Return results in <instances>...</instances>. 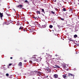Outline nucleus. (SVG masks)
<instances>
[{
    "label": "nucleus",
    "instance_id": "obj_1",
    "mask_svg": "<svg viewBox=\"0 0 79 79\" xmlns=\"http://www.w3.org/2000/svg\"><path fill=\"white\" fill-rule=\"evenodd\" d=\"M36 23L35 22H34L33 21H31L30 23L31 26V27H35V26H36V25H35Z\"/></svg>",
    "mask_w": 79,
    "mask_h": 79
},
{
    "label": "nucleus",
    "instance_id": "obj_2",
    "mask_svg": "<svg viewBox=\"0 0 79 79\" xmlns=\"http://www.w3.org/2000/svg\"><path fill=\"white\" fill-rule=\"evenodd\" d=\"M5 15H6L8 16H10L11 15L10 14L9 11H6V12L5 13Z\"/></svg>",
    "mask_w": 79,
    "mask_h": 79
},
{
    "label": "nucleus",
    "instance_id": "obj_3",
    "mask_svg": "<svg viewBox=\"0 0 79 79\" xmlns=\"http://www.w3.org/2000/svg\"><path fill=\"white\" fill-rule=\"evenodd\" d=\"M53 77L54 78H55V79H56V78H58V75L57 74H54L53 75Z\"/></svg>",
    "mask_w": 79,
    "mask_h": 79
},
{
    "label": "nucleus",
    "instance_id": "obj_4",
    "mask_svg": "<svg viewBox=\"0 0 79 79\" xmlns=\"http://www.w3.org/2000/svg\"><path fill=\"white\" fill-rule=\"evenodd\" d=\"M69 77H71V76H73L74 77V75L73 74L71 73H69L68 74Z\"/></svg>",
    "mask_w": 79,
    "mask_h": 79
},
{
    "label": "nucleus",
    "instance_id": "obj_5",
    "mask_svg": "<svg viewBox=\"0 0 79 79\" xmlns=\"http://www.w3.org/2000/svg\"><path fill=\"white\" fill-rule=\"evenodd\" d=\"M53 67L55 68H60V67H59V66L56 65H54V66H53Z\"/></svg>",
    "mask_w": 79,
    "mask_h": 79
},
{
    "label": "nucleus",
    "instance_id": "obj_6",
    "mask_svg": "<svg viewBox=\"0 0 79 79\" xmlns=\"http://www.w3.org/2000/svg\"><path fill=\"white\" fill-rule=\"evenodd\" d=\"M35 56L34 55V56H33L32 57V59L34 61H35V60L36 59V57H35Z\"/></svg>",
    "mask_w": 79,
    "mask_h": 79
},
{
    "label": "nucleus",
    "instance_id": "obj_7",
    "mask_svg": "<svg viewBox=\"0 0 79 79\" xmlns=\"http://www.w3.org/2000/svg\"><path fill=\"white\" fill-rule=\"evenodd\" d=\"M33 18H34L35 20H37L39 19V16H37L36 17H33Z\"/></svg>",
    "mask_w": 79,
    "mask_h": 79
},
{
    "label": "nucleus",
    "instance_id": "obj_8",
    "mask_svg": "<svg viewBox=\"0 0 79 79\" xmlns=\"http://www.w3.org/2000/svg\"><path fill=\"white\" fill-rule=\"evenodd\" d=\"M46 58L47 60H50V57L48 56H46Z\"/></svg>",
    "mask_w": 79,
    "mask_h": 79
},
{
    "label": "nucleus",
    "instance_id": "obj_9",
    "mask_svg": "<svg viewBox=\"0 0 79 79\" xmlns=\"http://www.w3.org/2000/svg\"><path fill=\"white\" fill-rule=\"evenodd\" d=\"M62 65L63 66L64 69H66V68H67V67H66V64H62Z\"/></svg>",
    "mask_w": 79,
    "mask_h": 79
},
{
    "label": "nucleus",
    "instance_id": "obj_10",
    "mask_svg": "<svg viewBox=\"0 0 79 79\" xmlns=\"http://www.w3.org/2000/svg\"><path fill=\"white\" fill-rule=\"evenodd\" d=\"M66 75H67L66 74H64L62 76L63 77V78H64V79H65L66 77H66Z\"/></svg>",
    "mask_w": 79,
    "mask_h": 79
},
{
    "label": "nucleus",
    "instance_id": "obj_11",
    "mask_svg": "<svg viewBox=\"0 0 79 79\" xmlns=\"http://www.w3.org/2000/svg\"><path fill=\"white\" fill-rule=\"evenodd\" d=\"M35 24H36L37 26L40 27V24H39V23L38 22H35Z\"/></svg>",
    "mask_w": 79,
    "mask_h": 79
},
{
    "label": "nucleus",
    "instance_id": "obj_12",
    "mask_svg": "<svg viewBox=\"0 0 79 79\" xmlns=\"http://www.w3.org/2000/svg\"><path fill=\"white\" fill-rule=\"evenodd\" d=\"M3 13H1V12H0V17L1 18H2L3 17Z\"/></svg>",
    "mask_w": 79,
    "mask_h": 79
},
{
    "label": "nucleus",
    "instance_id": "obj_13",
    "mask_svg": "<svg viewBox=\"0 0 79 79\" xmlns=\"http://www.w3.org/2000/svg\"><path fill=\"white\" fill-rule=\"evenodd\" d=\"M40 9L41 10L42 12L45 13V11H44V9H42V8H40Z\"/></svg>",
    "mask_w": 79,
    "mask_h": 79
},
{
    "label": "nucleus",
    "instance_id": "obj_14",
    "mask_svg": "<svg viewBox=\"0 0 79 79\" xmlns=\"http://www.w3.org/2000/svg\"><path fill=\"white\" fill-rule=\"evenodd\" d=\"M22 62H20L18 64L19 66H22Z\"/></svg>",
    "mask_w": 79,
    "mask_h": 79
},
{
    "label": "nucleus",
    "instance_id": "obj_15",
    "mask_svg": "<svg viewBox=\"0 0 79 79\" xmlns=\"http://www.w3.org/2000/svg\"><path fill=\"white\" fill-rule=\"evenodd\" d=\"M25 3H28V4H29V1H27V0L25 1Z\"/></svg>",
    "mask_w": 79,
    "mask_h": 79
},
{
    "label": "nucleus",
    "instance_id": "obj_16",
    "mask_svg": "<svg viewBox=\"0 0 79 79\" xmlns=\"http://www.w3.org/2000/svg\"><path fill=\"white\" fill-rule=\"evenodd\" d=\"M33 31V29H30L29 31L31 32H33L34 31Z\"/></svg>",
    "mask_w": 79,
    "mask_h": 79
},
{
    "label": "nucleus",
    "instance_id": "obj_17",
    "mask_svg": "<svg viewBox=\"0 0 79 79\" xmlns=\"http://www.w3.org/2000/svg\"><path fill=\"white\" fill-rule=\"evenodd\" d=\"M42 26L43 28H44L45 27H46V26L45 25H42Z\"/></svg>",
    "mask_w": 79,
    "mask_h": 79
},
{
    "label": "nucleus",
    "instance_id": "obj_18",
    "mask_svg": "<svg viewBox=\"0 0 79 79\" xmlns=\"http://www.w3.org/2000/svg\"><path fill=\"white\" fill-rule=\"evenodd\" d=\"M74 38H76V37H77V35H75L74 36Z\"/></svg>",
    "mask_w": 79,
    "mask_h": 79
},
{
    "label": "nucleus",
    "instance_id": "obj_19",
    "mask_svg": "<svg viewBox=\"0 0 79 79\" xmlns=\"http://www.w3.org/2000/svg\"><path fill=\"white\" fill-rule=\"evenodd\" d=\"M41 66H42V67H44V65L42 63H41L40 64Z\"/></svg>",
    "mask_w": 79,
    "mask_h": 79
},
{
    "label": "nucleus",
    "instance_id": "obj_20",
    "mask_svg": "<svg viewBox=\"0 0 79 79\" xmlns=\"http://www.w3.org/2000/svg\"><path fill=\"white\" fill-rule=\"evenodd\" d=\"M49 28H52V27H53V26H52V25H50L49 26Z\"/></svg>",
    "mask_w": 79,
    "mask_h": 79
},
{
    "label": "nucleus",
    "instance_id": "obj_21",
    "mask_svg": "<svg viewBox=\"0 0 79 79\" xmlns=\"http://www.w3.org/2000/svg\"><path fill=\"white\" fill-rule=\"evenodd\" d=\"M19 29L20 30V29H23V27H20V28H19Z\"/></svg>",
    "mask_w": 79,
    "mask_h": 79
},
{
    "label": "nucleus",
    "instance_id": "obj_22",
    "mask_svg": "<svg viewBox=\"0 0 79 79\" xmlns=\"http://www.w3.org/2000/svg\"><path fill=\"white\" fill-rule=\"evenodd\" d=\"M63 10L64 11H66V9L65 8H64Z\"/></svg>",
    "mask_w": 79,
    "mask_h": 79
},
{
    "label": "nucleus",
    "instance_id": "obj_23",
    "mask_svg": "<svg viewBox=\"0 0 79 79\" xmlns=\"http://www.w3.org/2000/svg\"><path fill=\"white\" fill-rule=\"evenodd\" d=\"M36 12L37 14H40V11H36Z\"/></svg>",
    "mask_w": 79,
    "mask_h": 79
},
{
    "label": "nucleus",
    "instance_id": "obj_24",
    "mask_svg": "<svg viewBox=\"0 0 79 79\" xmlns=\"http://www.w3.org/2000/svg\"><path fill=\"white\" fill-rule=\"evenodd\" d=\"M60 19L62 21H64V18H60Z\"/></svg>",
    "mask_w": 79,
    "mask_h": 79
},
{
    "label": "nucleus",
    "instance_id": "obj_25",
    "mask_svg": "<svg viewBox=\"0 0 79 79\" xmlns=\"http://www.w3.org/2000/svg\"><path fill=\"white\" fill-rule=\"evenodd\" d=\"M55 10H56V11H58V9H57V8H55Z\"/></svg>",
    "mask_w": 79,
    "mask_h": 79
},
{
    "label": "nucleus",
    "instance_id": "obj_26",
    "mask_svg": "<svg viewBox=\"0 0 79 79\" xmlns=\"http://www.w3.org/2000/svg\"><path fill=\"white\" fill-rule=\"evenodd\" d=\"M51 12L52 13V14H55V12L53 11H52Z\"/></svg>",
    "mask_w": 79,
    "mask_h": 79
},
{
    "label": "nucleus",
    "instance_id": "obj_27",
    "mask_svg": "<svg viewBox=\"0 0 79 79\" xmlns=\"http://www.w3.org/2000/svg\"><path fill=\"white\" fill-rule=\"evenodd\" d=\"M13 64H9V66H11V65Z\"/></svg>",
    "mask_w": 79,
    "mask_h": 79
},
{
    "label": "nucleus",
    "instance_id": "obj_28",
    "mask_svg": "<svg viewBox=\"0 0 79 79\" xmlns=\"http://www.w3.org/2000/svg\"><path fill=\"white\" fill-rule=\"evenodd\" d=\"M6 76H9V74H8V73H6Z\"/></svg>",
    "mask_w": 79,
    "mask_h": 79
},
{
    "label": "nucleus",
    "instance_id": "obj_29",
    "mask_svg": "<svg viewBox=\"0 0 79 79\" xmlns=\"http://www.w3.org/2000/svg\"><path fill=\"white\" fill-rule=\"evenodd\" d=\"M69 40H70V41H72L73 42V41H74V40H72L71 39H70Z\"/></svg>",
    "mask_w": 79,
    "mask_h": 79
},
{
    "label": "nucleus",
    "instance_id": "obj_30",
    "mask_svg": "<svg viewBox=\"0 0 79 79\" xmlns=\"http://www.w3.org/2000/svg\"><path fill=\"white\" fill-rule=\"evenodd\" d=\"M19 6L20 8H22V7H23V6L22 5H19Z\"/></svg>",
    "mask_w": 79,
    "mask_h": 79
},
{
    "label": "nucleus",
    "instance_id": "obj_31",
    "mask_svg": "<svg viewBox=\"0 0 79 79\" xmlns=\"http://www.w3.org/2000/svg\"><path fill=\"white\" fill-rule=\"evenodd\" d=\"M40 6H43V4L41 3V5H40Z\"/></svg>",
    "mask_w": 79,
    "mask_h": 79
},
{
    "label": "nucleus",
    "instance_id": "obj_32",
    "mask_svg": "<svg viewBox=\"0 0 79 79\" xmlns=\"http://www.w3.org/2000/svg\"><path fill=\"white\" fill-rule=\"evenodd\" d=\"M48 56L49 57V58H50L52 56L49 55Z\"/></svg>",
    "mask_w": 79,
    "mask_h": 79
},
{
    "label": "nucleus",
    "instance_id": "obj_33",
    "mask_svg": "<svg viewBox=\"0 0 79 79\" xmlns=\"http://www.w3.org/2000/svg\"><path fill=\"white\" fill-rule=\"evenodd\" d=\"M76 6H79V3L77 4V5H76Z\"/></svg>",
    "mask_w": 79,
    "mask_h": 79
},
{
    "label": "nucleus",
    "instance_id": "obj_34",
    "mask_svg": "<svg viewBox=\"0 0 79 79\" xmlns=\"http://www.w3.org/2000/svg\"><path fill=\"white\" fill-rule=\"evenodd\" d=\"M57 27H59V28H60V25H57Z\"/></svg>",
    "mask_w": 79,
    "mask_h": 79
},
{
    "label": "nucleus",
    "instance_id": "obj_35",
    "mask_svg": "<svg viewBox=\"0 0 79 79\" xmlns=\"http://www.w3.org/2000/svg\"><path fill=\"white\" fill-rule=\"evenodd\" d=\"M24 62H27V60H24Z\"/></svg>",
    "mask_w": 79,
    "mask_h": 79
},
{
    "label": "nucleus",
    "instance_id": "obj_36",
    "mask_svg": "<svg viewBox=\"0 0 79 79\" xmlns=\"http://www.w3.org/2000/svg\"><path fill=\"white\" fill-rule=\"evenodd\" d=\"M30 62L31 63H32V61H30Z\"/></svg>",
    "mask_w": 79,
    "mask_h": 79
},
{
    "label": "nucleus",
    "instance_id": "obj_37",
    "mask_svg": "<svg viewBox=\"0 0 79 79\" xmlns=\"http://www.w3.org/2000/svg\"><path fill=\"white\" fill-rule=\"evenodd\" d=\"M54 2H56V0H53Z\"/></svg>",
    "mask_w": 79,
    "mask_h": 79
},
{
    "label": "nucleus",
    "instance_id": "obj_38",
    "mask_svg": "<svg viewBox=\"0 0 79 79\" xmlns=\"http://www.w3.org/2000/svg\"><path fill=\"white\" fill-rule=\"evenodd\" d=\"M57 9H58V10H60V8H59V7H57Z\"/></svg>",
    "mask_w": 79,
    "mask_h": 79
},
{
    "label": "nucleus",
    "instance_id": "obj_39",
    "mask_svg": "<svg viewBox=\"0 0 79 79\" xmlns=\"http://www.w3.org/2000/svg\"><path fill=\"white\" fill-rule=\"evenodd\" d=\"M69 11H73V10H71V9H70V10H69Z\"/></svg>",
    "mask_w": 79,
    "mask_h": 79
},
{
    "label": "nucleus",
    "instance_id": "obj_40",
    "mask_svg": "<svg viewBox=\"0 0 79 79\" xmlns=\"http://www.w3.org/2000/svg\"><path fill=\"white\" fill-rule=\"evenodd\" d=\"M17 7H18V8H19L20 6H19H19H17Z\"/></svg>",
    "mask_w": 79,
    "mask_h": 79
},
{
    "label": "nucleus",
    "instance_id": "obj_41",
    "mask_svg": "<svg viewBox=\"0 0 79 79\" xmlns=\"http://www.w3.org/2000/svg\"><path fill=\"white\" fill-rule=\"evenodd\" d=\"M36 72H37V73H40V71H38V72L36 71Z\"/></svg>",
    "mask_w": 79,
    "mask_h": 79
},
{
    "label": "nucleus",
    "instance_id": "obj_42",
    "mask_svg": "<svg viewBox=\"0 0 79 79\" xmlns=\"http://www.w3.org/2000/svg\"><path fill=\"white\" fill-rule=\"evenodd\" d=\"M10 59H13V57H10Z\"/></svg>",
    "mask_w": 79,
    "mask_h": 79
},
{
    "label": "nucleus",
    "instance_id": "obj_43",
    "mask_svg": "<svg viewBox=\"0 0 79 79\" xmlns=\"http://www.w3.org/2000/svg\"><path fill=\"white\" fill-rule=\"evenodd\" d=\"M75 54H77V52H76V53H75Z\"/></svg>",
    "mask_w": 79,
    "mask_h": 79
},
{
    "label": "nucleus",
    "instance_id": "obj_44",
    "mask_svg": "<svg viewBox=\"0 0 79 79\" xmlns=\"http://www.w3.org/2000/svg\"><path fill=\"white\" fill-rule=\"evenodd\" d=\"M40 59L41 60V59H42V58H41V57H40Z\"/></svg>",
    "mask_w": 79,
    "mask_h": 79
},
{
    "label": "nucleus",
    "instance_id": "obj_45",
    "mask_svg": "<svg viewBox=\"0 0 79 79\" xmlns=\"http://www.w3.org/2000/svg\"><path fill=\"white\" fill-rule=\"evenodd\" d=\"M23 31L24 32V31H25V30L24 29V30H23Z\"/></svg>",
    "mask_w": 79,
    "mask_h": 79
},
{
    "label": "nucleus",
    "instance_id": "obj_46",
    "mask_svg": "<svg viewBox=\"0 0 79 79\" xmlns=\"http://www.w3.org/2000/svg\"><path fill=\"white\" fill-rule=\"evenodd\" d=\"M66 70H67V71H68V69H66Z\"/></svg>",
    "mask_w": 79,
    "mask_h": 79
},
{
    "label": "nucleus",
    "instance_id": "obj_47",
    "mask_svg": "<svg viewBox=\"0 0 79 79\" xmlns=\"http://www.w3.org/2000/svg\"><path fill=\"white\" fill-rule=\"evenodd\" d=\"M52 31H53V32H54V30H53Z\"/></svg>",
    "mask_w": 79,
    "mask_h": 79
},
{
    "label": "nucleus",
    "instance_id": "obj_48",
    "mask_svg": "<svg viewBox=\"0 0 79 79\" xmlns=\"http://www.w3.org/2000/svg\"><path fill=\"white\" fill-rule=\"evenodd\" d=\"M58 79H60V78H58Z\"/></svg>",
    "mask_w": 79,
    "mask_h": 79
},
{
    "label": "nucleus",
    "instance_id": "obj_49",
    "mask_svg": "<svg viewBox=\"0 0 79 79\" xmlns=\"http://www.w3.org/2000/svg\"><path fill=\"white\" fill-rule=\"evenodd\" d=\"M1 19H2V18H1Z\"/></svg>",
    "mask_w": 79,
    "mask_h": 79
},
{
    "label": "nucleus",
    "instance_id": "obj_50",
    "mask_svg": "<svg viewBox=\"0 0 79 79\" xmlns=\"http://www.w3.org/2000/svg\"><path fill=\"white\" fill-rule=\"evenodd\" d=\"M22 8V9H24V8Z\"/></svg>",
    "mask_w": 79,
    "mask_h": 79
},
{
    "label": "nucleus",
    "instance_id": "obj_51",
    "mask_svg": "<svg viewBox=\"0 0 79 79\" xmlns=\"http://www.w3.org/2000/svg\"><path fill=\"white\" fill-rule=\"evenodd\" d=\"M47 77H48V76H47Z\"/></svg>",
    "mask_w": 79,
    "mask_h": 79
},
{
    "label": "nucleus",
    "instance_id": "obj_52",
    "mask_svg": "<svg viewBox=\"0 0 79 79\" xmlns=\"http://www.w3.org/2000/svg\"><path fill=\"white\" fill-rule=\"evenodd\" d=\"M14 11H15V9H14Z\"/></svg>",
    "mask_w": 79,
    "mask_h": 79
},
{
    "label": "nucleus",
    "instance_id": "obj_53",
    "mask_svg": "<svg viewBox=\"0 0 79 79\" xmlns=\"http://www.w3.org/2000/svg\"><path fill=\"white\" fill-rule=\"evenodd\" d=\"M40 74L41 75V74L40 73Z\"/></svg>",
    "mask_w": 79,
    "mask_h": 79
},
{
    "label": "nucleus",
    "instance_id": "obj_54",
    "mask_svg": "<svg viewBox=\"0 0 79 79\" xmlns=\"http://www.w3.org/2000/svg\"><path fill=\"white\" fill-rule=\"evenodd\" d=\"M20 58L22 59V57H21Z\"/></svg>",
    "mask_w": 79,
    "mask_h": 79
},
{
    "label": "nucleus",
    "instance_id": "obj_55",
    "mask_svg": "<svg viewBox=\"0 0 79 79\" xmlns=\"http://www.w3.org/2000/svg\"><path fill=\"white\" fill-rule=\"evenodd\" d=\"M47 54H48L47 53H46V55H47Z\"/></svg>",
    "mask_w": 79,
    "mask_h": 79
},
{
    "label": "nucleus",
    "instance_id": "obj_56",
    "mask_svg": "<svg viewBox=\"0 0 79 79\" xmlns=\"http://www.w3.org/2000/svg\"><path fill=\"white\" fill-rule=\"evenodd\" d=\"M51 79H53V78H51Z\"/></svg>",
    "mask_w": 79,
    "mask_h": 79
},
{
    "label": "nucleus",
    "instance_id": "obj_57",
    "mask_svg": "<svg viewBox=\"0 0 79 79\" xmlns=\"http://www.w3.org/2000/svg\"><path fill=\"white\" fill-rule=\"evenodd\" d=\"M45 0V1H46V0Z\"/></svg>",
    "mask_w": 79,
    "mask_h": 79
},
{
    "label": "nucleus",
    "instance_id": "obj_58",
    "mask_svg": "<svg viewBox=\"0 0 79 79\" xmlns=\"http://www.w3.org/2000/svg\"><path fill=\"white\" fill-rule=\"evenodd\" d=\"M34 72H35V71Z\"/></svg>",
    "mask_w": 79,
    "mask_h": 79
},
{
    "label": "nucleus",
    "instance_id": "obj_59",
    "mask_svg": "<svg viewBox=\"0 0 79 79\" xmlns=\"http://www.w3.org/2000/svg\"><path fill=\"white\" fill-rule=\"evenodd\" d=\"M56 56H57V55H56Z\"/></svg>",
    "mask_w": 79,
    "mask_h": 79
},
{
    "label": "nucleus",
    "instance_id": "obj_60",
    "mask_svg": "<svg viewBox=\"0 0 79 79\" xmlns=\"http://www.w3.org/2000/svg\"><path fill=\"white\" fill-rule=\"evenodd\" d=\"M49 72H50V71L49 70Z\"/></svg>",
    "mask_w": 79,
    "mask_h": 79
},
{
    "label": "nucleus",
    "instance_id": "obj_61",
    "mask_svg": "<svg viewBox=\"0 0 79 79\" xmlns=\"http://www.w3.org/2000/svg\"><path fill=\"white\" fill-rule=\"evenodd\" d=\"M78 19H79V18H78Z\"/></svg>",
    "mask_w": 79,
    "mask_h": 79
}]
</instances>
